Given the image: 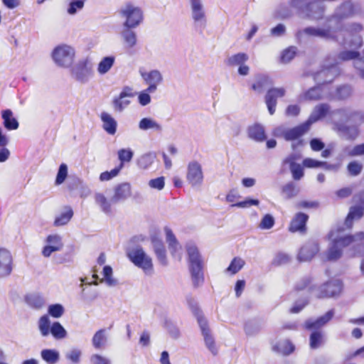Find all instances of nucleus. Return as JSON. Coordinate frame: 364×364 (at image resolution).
<instances>
[{
    "instance_id": "obj_1",
    "label": "nucleus",
    "mask_w": 364,
    "mask_h": 364,
    "mask_svg": "<svg viewBox=\"0 0 364 364\" xmlns=\"http://www.w3.org/2000/svg\"><path fill=\"white\" fill-rule=\"evenodd\" d=\"M342 229L332 230L329 235L331 243L325 253L326 259L336 261L339 259L345 250L347 257H353L364 255V232L355 235H343Z\"/></svg>"
},
{
    "instance_id": "obj_2",
    "label": "nucleus",
    "mask_w": 364,
    "mask_h": 364,
    "mask_svg": "<svg viewBox=\"0 0 364 364\" xmlns=\"http://www.w3.org/2000/svg\"><path fill=\"white\" fill-rule=\"evenodd\" d=\"M364 10L361 4L346 1L338 6L333 13L327 18V22L331 23L335 29L344 37V21L355 16H362Z\"/></svg>"
},
{
    "instance_id": "obj_3",
    "label": "nucleus",
    "mask_w": 364,
    "mask_h": 364,
    "mask_svg": "<svg viewBox=\"0 0 364 364\" xmlns=\"http://www.w3.org/2000/svg\"><path fill=\"white\" fill-rule=\"evenodd\" d=\"M310 283L311 279L309 278H304L296 285V289L303 290L309 287L311 294L318 299L336 296L341 293L342 289V283L339 279H332L318 287L310 286Z\"/></svg>"
},
{
    "instance_id": "obj_4",
    "label": "nucleus",
    "mask_w": 364,
    "mask_h": 364,
    "mask_svg": "<svg viewBox=\"0 0 364 364\" xmlns=\"http://www.w3.org/2000/svg\"><path fill=\"white\" fill-rule=\"evenodd\" d=\"M324 27L309 26L303 30H299L296 33L297 38L301 41L304 35H306L327 41H333L338 43H345L344 37L341 36L331 23L327 21Z\"/></svg>"
},
{
    "instance_id": "obj_5",
    "label": "nucleus",
    "mask_w": 364,
    "mask_h": 364,
    "mask_svg": "<svg viewBox=\"0 0 364 364\" xmlns=\"http://www.w3.org/2000/svg\"><path fill=\"white\" fill-rule=\"evenodd\" d=\"M186 251L188 256L189 270L193 285L198 287L202 284L204 281L200 255L196 246L192 243H188L186 245Z\"/></svg>"
},
{
    "instance_id": "obj_6",
    "label": "nucleus",
    "mask_w": 364,
    "mask_h": 364,
    "mask_svg": "<svg viewBox=\"0 0 364 364\" xmlns=\"http://www.w3.org/2000/svg\"><path fill=\"white\" fill-rule=\"evenodd\" d=\"M119 14L124 20V28H136L144 21V12L141 7L127 3L119 10Z\"/></svg>"
},
{
    "instance_id": "obj_7",
    "label": "nucleus",
    "mask_w": 364,
    "mask_h": 364,
    "mask_svg": "<svg viewBox=\"0 0 364 364\" xmlns=\"http://www.w3.org/2000/svg\"><path fill=\"white\" fill-rule=\"evenodd\" d=\"M332 117H337L338 121L353 123L358 127L364 123V112L350 108H341L331 112Z\"/></svg>"
},
{
    "instance_id": "obj_8",
    "label": "nucleus",
    "mask_w": 364,
    "mask_h": 364,
    "mask_svg": "<svg viewBox=\"0 0 364 364\" xmlns=\"http://www.w3.org/2000/svg\"><path fill=\"white\" fill-rule=\"evenodd\" d=\"M129 258L135 266L141 268L147 275H151L154 272L151 258L141 247H136L128 253Z\"/></svg>"
},
{
    "instance_id": "obj_9",
    "label": "nucleus",
    "mask_w": 364,
    "mask_h": 364,
    "mask_svg": "<svg viewBox=\"0 0 364 364\" xmlns=\"http://www.w3.org/2000/svg\"><path fill=\"white\" fill-rule=\"evenodd\" d=\"M75 55V49L68 45H60L57 46L52 53V58L60 67H70L74 60Z\"/></svg>"
},
{
    "instance_id": "obj_10",
    "label": "nucleus",
    "mask_w": 364,
    "mask_h": 364,
    "mask_svg": "<svg viewBox=\"0 0 364 364\" xmlns=\"http://www.w3.org/2000/svg\"><path fill=\"white\" fill-rule=\"evenodd\" d=\"M188 303L193 309V311H196L197 314V320L198 322V324L200 326L205 346L208 348V349L210 351V353L213 355H216L218 353V349L215 345V342L214 340V338L212 336V335L210 333V330L208 327L207 321L203 317V316L200 314L199 311L197 309L196 306H193L191 304V299H187Z\"/></svg>"
},
{
    "instance_id": "obj_11",
    "label": "nucleus",
    "mask_w": 364,
    "mask_h": 364,
    "mask_svg": "<svg viewBox=\"0 0 364 364\" xmlns=\"http://www.w3.org/2000/svg\"><path fill=\"white\" fill-rule=\"evenodd\" d=\"M310 127L306 122L291 129H287L283 126L278 127L274 130V135L277 137H282L286 141L298 139L309 130Z\"/></svg>"
},
{
    "instance_id": "obj_12",
    "label": "nucleus",
    "mask_w": 364,
    "mask_h": 364,
    "mask_svg": "<svg viewBox=\"0 0 364 364\" xmlns=\"http://www.w3.org/2000/svg\"><path fill=\"white\" fill-rule=\"evenodd\" d=\"M192 20L196 27L200 29L205 28L207 17L203 0H188Z\"/></svg>"
},
{
    "instance_id": "obj_13",
    "label": "nucleus",
    "mask_w": 364,
    "mask_h": 364,
    "mask_svg": "<svg viewBox=\"0 0 364 364\" xmlns=\"http://www.w3.org/2000/svg\"><path fill=\"white\" fill-rule=\"evenodd\" d=\"M70 72L72 77L81 83L88 82L92 76V66L88 60L85 59L79 60L75 64Z\"/></svg>"
},
{
    "instance_id": "obj_14",
    "label": "nucleus",
    "mask_w": 364,
    "mask_h": 364,
    "mask_svg": "<svg viewBox=\"0 0 364 364\" xmlns=\"http://www.w3.org/2000/svg\"><path fill=\"white\" fill-rule=\"evenodd\" d=\"M339 74L340 69L338 66V63L329 64L326 63L323 69L315 74L314 80L318 84L329 83Z\"/></svg>"
},
{
    "instance_id": "obj_15",
    "label": "nucleus",
    "mask_w": 364,
    "mask_h": 364,
    "mask_svg": "<svg viewBox=\"0 0 364 364\" xmlns=\"http://www.w3.org/2000/svg\"><path fill=\"white\" fill-rule=\"evenodd\" d=\"M203 172L201 164L195 160L190 161L187 166L186 179L193 187H199L203 181Z\"/></svg>"
},
{
    "instance_id": "obj_16",
    "label": "nucleus",
    "mask_w": 364,
    "mask_h": 364,
    "mask_svg": "<svg viewBox=\"0 0 364 364\" xmlns=\"http://www.w3.org/2000/svg\"><path fill=\"white\" fill-rule=\"evenodd\" d=\"M46 245L41 254L44 257H50L53 252L61 251L64 244L62 237L58 234H50L45 240Z\"/></svg>"
},
{
    "instance_id": "obj_17",
    "label": "nucleus",
    "mask_w": 364,
    "mask_h": 364,
    "mask_svg": "<svg viewBox=\"0 0 364 364\" xmlns=\"http://www.w3.org/2000/svg\"><path fill=\"white\" fill-rule=\"evenodd\" d=\"M134 97L133 88L129 86H125L117 97L112 100L113 109L117 112H123L131 103L129 98Z\"/></svg>"
},
{
    "instance_id": "obj_18",
    "label": "nucleus",
    "mask_w": 364,
    "mask_h": 364,
    "mask_svg": "<svg viewBox=\"0 0 364 364\" xmlns=\"http://www.w3.org/2000/svg\"><path fill=\"white\" fill-rule=\"evenodd\" d=\"M140 75L144 82L148 85L146 87L148 92H156L164 80L161 73L156 69L149 72L140 70Z\"/></svg>"
},
{
    "instance_id": "obj_19",
    "label": "nucleus",
    "mask_w": 364,
    "mask_h": 364,
    "mask_svg": "<svg viewBox=\"0 0 364 364\" xmlns=\"http://www.w3.org/2000/svg\"><path fill=\"white\" fill-rule=\"evenodd\" d=\"M326 6L317 0H309L304 16L311 20L323 18L326 12Z\"/></svg>"
},
{
    "instance_id": "obj_20",
    "label": "nucleus",
    "mask_w": 364,
    "mask_h": 364,
    "mask_svg": "<svg viewBox=\"0 0 364 364\" xmlns=\"http://www.w3.org/2000/svg\"><path fill=\"white\" fill-rule=\"evenodd\" d=\"M286 90L284 87H274L268 90L265 95V103L271 115L275 112L277 99L285 95Z\"/></svg>"
},
{
    "instance_id": "obj_21",
    "label": "nucleus",
    "mask_w": 364,
    "mask_h": 364,
    "mask_svg": "<svg viewBox=\"0 0 364 364\" xmlns=\"http://www.w3.org/2000/svg\"><path fill=\"white\" fill-rule=\"evenodd\" d=\"M132 195V186L128 182H124L117 185L114 188V194L111 198L113 203L124 201Z\"/></svg>"
},
{
    "instance_id": "obj_22",
    "label": "nucleus",
    "mask_w": 364,
    "mask_h": 364,
    "mask_svg": "<svg viewBox=\"0 0 364 364\" xmlns=\"http://www.w3.org/2000/svg\"><path fill=\"white\" fill-rule=\"evenodd\" d=\"M330 106L328 104L322 103L316 105L312 112L311 113L309 119L305 122L309 127H311V124L323 118L328 113L331 114ZM331 116V115H330ZM332 120L336 121L337 117H331Z\"/></svg>"
},
{
    "instance_id": "obj_23",
    "label": "nucleus",
    "mask_w": 364,
    "mask_h": 364,
    "mask_svg": "<svg viewBox=\"0 0 364 364\" xmlns=\"http://www.w3.org/2000/svg\"><path fill=\"white\" fill-rule=\"evenodd\" d=\"M363 30V26L360 23H354L350 24L345 23L344 28V39L345 43H341V45H348L349 46L360 47L362 45V39L360 36H355L353 41L348 43L346 36H351L353 33H358Z\"/></svg>"
},
{
    "instance_id": "obj_24",
    "label": "nucleus",
    "mask_w": 364,
    "mask_h": 364,
    "mask_svg": "<svg viewBox=\"0 0 364 364\" xmlns=\"http://www.w3.org/2000/svg\"><path fill=\"white\" fill-rule=\"evenodd\" d=\"M12 256L5 248H0V277L9 276L12 271Z\"/></svg>"
},
{
    "instance_id": "obj_25",
    "label": "nucleus",
    "mask_w": 364,
    "mask_h": 364,
    "mask_svg": "<svg viewBox=\"0 0 364 364\" xmlns=\"http://www.w3.org/2000/svg\"><path fill=\"white\" fill-rule=\"evenodd\" d=\"M318 251L319 247L318 243L314 241H309L300 249L298 254V259L301 262L309 261Z\"/></svg>"
},
{
    "instance_id": "obj_26",
    "label": "nucleus",
    "mask_w": 364,
    "mask_h": 364,
    "mask_svg": "<svg viewBox=\"0 0 364 364\" xmlns=\"http://www.w3.org/2000/svg\"><path fill=\"white\" fill-rule=\"evenodd\" d=\"M333 310H329L323 316L316 318H309L306 321L304 327L308 330L316 331L326 324L333 316Z\"/></svg>"
},
{
    "instance_id": "obj_27",
    "label": "nucleus",
    "mask_w": 364,
    "mask_h": 364,
    "mask_svg": "<svg viewBox=\"0 0 364 364\" xmlns=\"http://www.w3.org/2000/svg\"><path fill=\"white\" fill-rule=\"evenodd\" d=\"M309 219V216L303 213H299L292 219L289 231L292 232H304L306 231V223Z\"/></svg>"
},
{
    "instance_id": "obj_28",
    "label": "nucleus",
    "mask_w": 364,
    "mask_h": 364,
    "mask_svg": "<svg viewBox=\"0 0 364 364\" xmlns=\"http://www.w3.org/2000/svg\"><path fill=\"white\" fill-rule=\"evenodd\" d=\"M333 124L338 131L343 133L347 139L353 140L359 135V129L356 126H347L346 123L340 121H334Z\"/></svg>"
},
{
    "instance_id": "obj_29",
    "label": "nucleus",
    "mask_w": 364,
    "mask_h": 364,
    "mask_svg": "<svg viewBox=\"0 0 364 364\" xmlns=\"http://www.w3.org/2000/svg\"><path fill=\"white\" fill-rule=\"evenodd\" d=\"M134 28H126L121 32V37L124 43V46L127 49H132L134 48L137 44V36Z\"/></svg>"
},
{
    "instance_id": "obj_30",
    "label": "nucleus",
    "mask_w": 364,
    "mask_h": 364,
    "mask_svg": "<svg viewBox=\"0 0 364 364\" xmlns=\"http://www.w3.org/2000/svg\"><path fill=\"white\" fill-rule=\"evenodd\" d=\"M139 129L141 131L152 130L160 133L163 130L162 125L151 117H144L139 122Z\"/></svg>"
},
{
    "instance_id": "obj_31",
    "label": "nucleus",
    "mask_w": 364,
    "mask_h": 364,
    "mask_svg": "<svg viewBox=\"0 0 364 364\" xmlns=\"http://www.w3.org/2000/svg\"><path fill=\"white\" fill-rule=\"evenodd\" d=\"M100 119L102 122V128L110 135H114L117 132V122L114 117L107 112H102Z\"/></svg>"
},
{
    "instance_id": "obj_32",
    "label": "nucleus",
    "mask_w": 364,
    "mask_h": 364,
    "mask_svg": "<svg viewBox=\"0 0 364 364\" xmlns=\"http://www.w3.org/2000/svg\"><path fill=\"white\" fill-rule=\"evenodd\" d=\"M247 134L249 138L257 142H262L266 139L264 128L259 124L250 126L247 129Z\"/></svg>"
},
{
    "instance_id": "obj_33",
    "label": "nucleus",
    "mask_w": 364,
    "mask_h": 364,
    "mask_svg": "<svg viewBox=\"0 0 364 364\" xmlns=\"http://www.w3.org/2000/svg\"><path fill=\"white\" fill-rule=\"evenodd\" d=\"M95 203L100 207L102 212L106 215L112 213V203L111 199L109 200L103 193H95L94 196Z\"/></svg>"
},
{
    "instance_id": "obj_34",
    "label": "nucleus",
    "mask_w": 364,
    "mask_h": 364,
    "mask_svg": "<svg viewBox=\"0 0 364 364\" xmlns=\"http://www.w3.org/2000/svg\"><path fill=\"white\" fill-rule=\"evenodd\" d=\"M3 124L7 130H16L18 128V120L14 117L11 109H5L1 112Z\"/></svg>"
},
{
    "instance_id": "obj_35",
    "label": "nucleus",
    "mask_w": 364,
    "mask_h": 364,
    "mask_svg": "<svg viewBox=\"0 0 364 364\" xmlns=\"http://www.w3.org/2000/svg\"><path fill=\"white\" fill-rule=\"evenodd\" d=\"M294 350V346L288 340H281L272 345L273 351L284 355L291 354Z\"/></svg>"
},
{
    "instance_id": "obj_36",
    "label": "nucleus",
    "mask_w": 364,
    "mask_h": 364,
    "mask_svg": "<svg viewBox=\"0 0 364 364\" xmlns=\"http://www.w3.org/2000/svg\"><path fill=\"white\" fill-rule=\"evenodd\" d=\"M352 93V87L348 85H343L336 88L335 92L331 94V98L336 100H345L349 98Z\"/></svg>"
},
{
    "instance_id": "obj_37",
    "label": "nucleus",
    "mask_w": 364,
    "mask_h": 364,
    "mask_svg": "<svg viewBox=\"0 0 364 364\" xmlns=\"http://www.w3.org/2000/svg\"><path fill=\"white\" fill-rule=\"evenodd\" d=\"M363 208L360 206H354L350 208L345 221V225L349 229L351 228L353 221L354 220H359L361 218L363 215Z\"/></svg>"
},
{
    "instance_id": "obj_38",
    "label": "nucleus",
    "mask_w": 364,
    "mask_h": 364,
    "mask_svg": "<svg viewBox=\"0 0 364 364\" xmlns=\"http://www.w3.org/2000/svg\"><path fill=\"white\" fill-rule=\"evenodd\" d=\"M27 304L35 309H42L46 304L44 297L39 294H31L26 296Z\"/></svg>"
},
{
    "instance_id": "obj_39",
    "label": "nucleus",
    "mask_w": 364,
    "mask_h": 364,
    "mask_svg": "<svg viewBox=\"0 0 364 364\" xmlns=\"http://www.w3.org/2000/svg\"><path fill=\"white\" fill-rule=\"evenodd\" d=\"M73 211L71 207L65 206L63 212L55 218L54 225L56 227L66 225L73 218Z\"/></svg>"
},
{
    "instance_id": "obj_40",
    "label": "nucleus",
    "mask_w": 364,
    "mask_h": 364,
    "mask_svg": "<svg viewBox=\"0 0 364 364\" xmlns=\"http://www.w3.org/2000/svg\"><path fill=\"white\" fill-rule=\"evenodd\" d=\"M115 62V57L113 55L106 56L102 58L97 65V72L100 75L107 73L112 68Z\"/></svg>"
},
{
    "instance_id": "obj_41",
    "label": "nucleus",
    "mask_w": 364,
    "mask_h": 364,
    "mask_svg": "<svg viewBox=\"0 0 364 364\" xmlns=\"http://www.w3.org/2000/svg\"><path fill=\"white\" fill-rule=\"evenodd\" d=\"M107 340L105 330L100 329L94 334L92 344L95 349H103L106 346Z\"/></svg>"
},
{
    "instance_id": "obj_42",
    "label": "nucleus",
    "mask_w": 364,
    "mask_h": 364,
    "mask_svg": "<svg viewBox=\"0 0 364 364\" xmlns=\"http://www.w3.org/2000/svg\"><path fill=\"white\" fill-rule=\"evenodd\" d=\"M42 359L48 364H55L60 359L59 352L54 349H43L41 351Z\"/></svg>"
},
{
    "instance_id": "obj_43",
    "label": "nucleus",
    "mask_w": 364,
    "mask_h": 364,
    "mask_svg": "<svg viewBox=\"0 0 364 364\" xmlns=\"http://www.w3.org/2000/svg\"><path fill=\"white\" fill-rule=\"evenodd\" d=\"M245 264V262L243 259L236 257H234L231 261L230 265L226 268L225 272L234 275L240 272Z\"/></svg>"
},
{
    "instance_id": "obj_44",
    "label": "nucleus",
    "mask_w": 364,
    "mask_h": 364,
    "mask_svg": "<svg viewBox=\"0 0 364 364\" xmlns=\"http://www.w3.org/2000/svg\"><path fill=\"white\" fill-rule=\"evenodd\" d=\"M272 84L271 80L267 75H259L257 77L256 82L252 85L253 90L262 93L264 90Z\"/></svg>"
},
{
    "instance_id": "obj_45",
    "label": "nucleus",
    "mask_w": 364,
    "mask_h": 364,
    "mask_svg": "<svg viewBox=\"0 0 364 364\" xmlns=\"http://www.w3.org/2000/svg\"><path fill=\"white\" fill-rule=\"evenodd\" d=\"M38 325L42 336L46 337L50 334V320L47 315H44L39 318Z\"/></svg>"
},
{
    "instance_id": "obj_46",
    "label": "nucleus",
    "mask_w": 364,
    "mask_h": 364,
    "mask_svg": "<svg viewBox=\"0 0 364 364\" xmlns=\"http://www.w3.org/2000/svg\"><path fill=\"white\" fill-rule=\"evenodd\" d=\"M249 59L248 55L244 53H239L230 56L227 59V64L230 66L241 65Z\"/></svg>"
},
{
    "instance_id": "obj_47",
    "label": "nucleus",
    "mask_w": 364,
    "mask_h": 364,
    "mask_svg": "<svg viewBox=\"0 0 364 364\" xmlns=\"http://www.w3.org/2000/svg\"><path fill=\"white\" fill-rule=\"evenodd\" d=\"M261 329L260 324L255 320H250L245 322L244 330L247 336H252L259 332Z\"/></svg>"
},
{
    "instance_id": "obj_48",
    "label": "nucleus",
    "mask_w": 364,
    "mask_h": 364,
    "mask_svg": "<svg viewBox=\"0 0 364 364\" xmlns=\"http://www.w3.org/2000/svg\"><path fill=\"white\" fill-rule=\"evenodd\" d=\"M155 159V155L153 153H147L138 159L137 164L140 168L147 169L154 163Z\"/></svg>"
},
{
    "instance_id": "obj_49",
    "label": "nucleus",
    "mask_w": 364,
    "mask_h": 364,
    "mask_svg": "<svg viewBox=\"0 0 364 364\" xmlns=\"http://www.w3.org/2000/svg\"><path fill=\"white\" fill-rule=\"evenodd\" d=\"M50 333H51L55 339H63L65 338L67 335L64 327L58 321L54 322L51 325Z\"/></svg>"
},
{
    "instance_id": "obj_50",
    "label": "nucleus",
    "mask_w": 364,
    "mask_h": 364,
    "mask_svg": "<svg viewBox=\"0 0 364 364\" xmlns=\"http://www.w3.org/2000/svg\"><path fill=\"white\" fill-rule=\"evenodd\" d=\"M119 164L122 165V169L124 168V164L132 161L134 153L130 149H121L117 152Z\"/></svg>"
},
{
    "instance_id": "obj_51",
    "label": "nucleus",
    "mask_w": 364,
    "mask_h": 364,
    "mask_svg": "<svg viewBox=\"0 0 364 364\" xmlns=\"http://www.w3.org/2000/svg\"><path fill=\"white\" fill-rule=\"evenodd\" d=\"M82 350L77 348H73L65 353V357L73 364H78L80 362Z\"/></svg>"
},
{
    "instance_id": "obj_52",
    "label": "nucleus",
    "mask_w": 364,
    "mask_h": 364,
    "mask_svg": "<svg viewBox=\"0 0 364 364\" xmlns=\"http://www.w3.org/2000/svg\"><path fill=\"white\" fill-rule=\"evenodd\" d=\"M309 1V0H291L289 1V6L291 8L295 9L298 14L304 16Z\"/></svg>"
},
{
    "instance_id": "obj_53",
    "label": "nucleus",
    "mask_w": 364,
    "mask_h": 364,
    "mask_svg": "<svg viewBox=\"0 0 364 364\" xmlns=\"http://www.w3.org/2000/svg\"><path fill=\"white\" fill-rule=\"evenodd\" d=\"M64 312L65 309L60 304H51L48 308V313L49 315L55 318L61 317Z\"/></svg>"
},
{
    "instance_id": "obj_54",
    "label": "nucleus",
    "mask_w": 364,
    "mask_h": 364,
    "mask_svg": "<svg viewBox=\"0 0 364 364\" xmlns=\"http://www.w3.org/2000/svg\"><path fill=\"white\" fill-rule=\"evenodd\" d=\"M323 335L321 331H314L310 335L311 348H318L322 343Z\"/></svg>"
},
{
    "instance_id": "obj_55",
    "label": "nucleus",
    "mask_w": 364,
    "mask_h": 364,
    "mask_svg": "<svg viewBox=\"0 0 364 364\" xmlns=\"http://www.w3.org/2000/svg\"><path fill=\"white\" fill-rule=\"evenodd\" d=\"M84 0L72 1L68 7L67 12L70 15H75L77 11H81L84 7Z\"/></svg>"
},
{
    "instance_id": "obj_56",
    "label": "nucleus",
    "mask_w": 364,
    "mask_h": 364,
    "mask_svg": "<svg viewBox=\"0 0 364 364\" xmlns=\"http://www.w3.org/2000/svg\"><path fill=\"white\" fill-rule=\"evenodd\" d=\"M121 170H122V165H118L114 168L112 169L110 171L102 172L100 175V180L101 181H109L112 178L118 176V174L119 173Z\"/></svg>"
},
{
    "instance_id": "obj_57",
    "label": "nucleus",
    "mask_w": 364,
    "mask_h": 364,
    "mask_svg": "<svg viewBox=\"0 0 364 364\" xmlns=\"http://www.w3.org/2000/svg\"><path fill=\"white\" fill-rule=\"evenodd\" d=\"M347 170L349 175L351 176H357L361 173L363 170V165L357 161H353L348 164Z\"/></svg>"
},
{
    "instance_id": "obj_58",
    "label": "nucleus",
    "mask_w": 364,
    "mask_h": 364,
    "mask_svg": "<svg viewBox=\"0 0 364 364\" xmlns=\"http://www.w3.org/2000/svg\"><path fill=\"white\" fill-rule=\"evenodd\" d=\"M321 97L322 93L320 86L312 87L304 94V98L306 100H316Z\"/></svg>"
},
{
    "instance_id": "obj_59",
    "label": "nucleus",
    "mask_w": 364,
    "mask_h": 364,
    "mask_svg": "<svg viewBox=\"0 0 364 364\" xmlns=\"http://www.w3.org/2000/svg\"><path fill=\"white\" fill-rule=\"evenodd\" d=\"M282 191L287 198H291L296 196L299 190L294 183L290 182L283 187Z\"/></svg>"
},
{
    "instance_id": "obj_60",
    "label": "nucleus",
    "mask_w": 364,
    "mask_h": 364,
    "mask_svg": "<svg viewBox=\"0 0 364 364\" xmlns=\"http://www.w3.org/2000/svg\"><path fill=\"white\" fill-rule=\"evenodd\" d=\"M359 53L355 50H345L341 52L338 55V59L340 61H346L355 59H359Z\"/></svg>"
},
{
    "instance_id": "obj_61",
    "label": "nucleus",
    "mask_w": 364,
    "mask_h": 364,
    "mask_svg": "<svg viewBox=\"0 0 364 364\" xmlns=\"http://www.w3.org/2000/svg\"><path fill=\"white\" fill-rule=\"evenodd\" d=\"M68 176V166L65 164H61L59 166V169L55 178V184H62Z\"/></svg>"
},
{
    "instance_id": "obj_62",
    "label": "nucleus",
    "mask_w": 364,
    "mask_h": 364,
    "mask_svg": "<svg viewBox=\"0 0 364 364\" xmlns=\"http://www.w3.org/2000/svg\"><path fill=\"white\" fill-rule=\"evenodd\" d=\"M296 53V48L291 46L284 50L282 54L281 60L283 63H287L290 62L295 56Z\"/></svg>"
},
{
    "instance_id": "obj_63",
    "label": "nucleus",
    "mask_w": 364,
    "mask_h": 364,
    "mask_svg": "<svg viewBox=\"0 0 364 364\" xmlns=\"http://www.w3.org/2000/svg\"><path fill=\"white\" fill-rule=\"evenodd\" d=\"M274 224V218L271 215L267 214L262 218L259 227L262 230H269L273 227Z\"/></svg>"
},
{
    "instance_id": "obj_64",
    "label": "nucleus",
    "mask_w": 364,
    "mask_h": 364,
    "mask_svg": "<svg viewBox=\"0 0 364 364\" xmlns=\"http://www.w3.org/2000/svg\"><path fill=\"white\" fill-rule=\"evenodd\" d=\"M90 360L91 364H112L109 358L97 353L92 354Z\"/></svg>"
}]
</instances>
